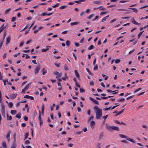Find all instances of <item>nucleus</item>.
Here are the masks:
<instances>
[{"label": "nucleus", "instance_id": "obj_43", "mask_svg": "<svg viewBox=\"0 0 148 148\" xmlns=\"http://www.w3.org/2000/svg\"><path fill=\"white\" fill-rule=\"evenodd\" d=\"M29 135L28 133H26L25 134V138L24 139V140H25L28 137Z\"/></svg>", "mask_w": 148, "mask_h": 148}, {"label": "nucleus", "instance_id": "obj_7", "mask_svg": "<svg viewBox=\"0 0 148 148\" xmlns=\"http://www.w3.org/2000/svg\"><path fill=\"white\" fill-rule=\"evenodd\" d=\"M11 131L10 130H9L7 133V134L6 135V138L7 139L8 141L10 139V136L11 133Z\"/></svg>", "mask_w": 148, "mask_h": 148}, {"label": "nucleus", "instance_id": "obj_52", "mask_svg": "<svg viewBox=\"0 0 148 148\" xmlns=\"http://www.w3.org/2000/svg\"><path fill=\"white\" fill-rule=\"evenodd\" d=\"M2 145L4 147V148L5 147H6V142H3L2 143Z\"/></svg>", "mask_w": 148, "mask_h": 148}, {"label": "nucleus", "instance_id": "obj_25", "mask_svg": "<svg viewBox=\"0 0 148 148\" xmlns=\"http://www.w3.org/2000/svg\"><path fill=\"white\" fill-rule=\"evenodd\" d=\"M119 136L121 138H127V137L125 135L122 134H119Z\"/></svg>", "mask_w": 148, "mask_h": 148}, {"label": "nucleus", "instance_id": "obj_4", "mask_svg": "<svg viewBox=\"0 0 148 148\" xmlns=\"http://www.w3.org/2000/svg\"><path fill=\"white\" fill-rule=\"evenodd\" d=\"M89 99L91 101H92L94 103H95L97 104V105L99 104V103L98 101H97V100H95V99H94L93 98L91 97H90Z\"/></svg>", "mask_w": 148, "mask_h": 148}, {"label": "nucleus", "instance_id": "obj_21", "mask_svg": "<svg viewBox=\"0 0 148 148\" xmlns=\"http://www.w3.org/2000/svg\"><path fill=\"white\" fill-rule=\"evenodd\" d=\"M113 97H114V96L112 95V96H108L107 97H101V99H106L108 98Z\"/></svg>", "mask_w": 148, "mask_h": 148}, {"label": "nucleus", "instance_id": "obj_1", "mask_svg": "<svg viewBox=\"0 0 148 148\" xmlns=\"http://www.w3.org/2000/svg\"><path fill=\"white\" fill-rule=\"evenodd\" d=\"M95 110H96V117L97 119H101L102 115V111L101 109H99L97 106H95L94 107Z\"/></svg>", "mask_w": 148, "mask_h": 148}, {"label": "nucleus", "instance_id": "obj_14", "mask_svg": "<svg viewBox=\"0 0 148 148\" xmlns=\"http://www.w3.org/2000/svg\"><path fill=\"white\" fill-rule=\"evenodd\" d=\"M41 72H42V74L43 75H44L47 73V71L46 70H45V69L44 68L41 71Z\"/></svg>", "mask_w": 148, "mask_h": 148}, {"label": "nucleus", "instance_id": "obj_26", "mask_svg": "<svg viewBox=\"0 0 148 148\" xmlns=\"http://www.w3.org/2000/svg\"><path fill=\"white\" fill-rule=\"evenodd\" d=\"M11 10V9L10 8H9L7 9V10H6L5 11V14H7L10 12V11Z\"/></svg>", "mask_w": 148, "mask_h": 148}, {"label": "nucleus", "instance_id": "obj_3", "mask_svg": "<svg viewBox=\"0 0 148 148\" xmlns=\"http://www.w3.org/2000/svg\"><path fill=\"white\" fill-rule=\"evenodd\" d=\"M40 65L36 66V68L34 70V74H36L38 73V71L40 70Z\"/></svg>", "mask_w": 148, "mask_h": 148}, {"label": "nucleus", "instance_id": "obj_24", "mask_svg": "<svg viewBox=\"0 0 148 148\" xmlns=\"http://www.w3.org/2000/svg\"><path fill=\"white\" fill-rule=\"evenodd\" d=\"M10 113L13 114H15L16 113V111L15 110H11L10 111Z\"/></svg>", "mask_w": 148, "mask_h": 148}, {"label": "nucleus", "instance_id": "obj_32", "mask_svg": "<svg viewBox=\"0 0 148 148\" xmlns=\"http://www.w3.org/2000/svg\"><path fill=\"white\" fill-rule=\"evenodd\" d=\"M8 106L10 108H12L13 106V103L12 102H10L9 103Z\"/></svg>", "mask_w": 148, "mask_h": 148}, {"label": "nucleus", "instance_id": "obj_6", "mask_svg": "<svg viewBox=\"0 0 148 148\" xmlns=\"http://www.w3.org/2000/svg\"><path fill=\"white\" fill-rule=\"evenodd\" d=\"M95 122L93 121H92L90 122V126L92 129H93L95 125Z\"/></svg>", "mask_w": 148, "mask_h": 148}, {"label": "nucleus", "instance_id": "obj_57", "mask_svg": "<svg viewBox=\"0 0 148 148\" xmlns=\"http://www.w3.org/2000/svg\"><path fill=\"white\" fill-rule=\"evenodd\" d=\"M107 18H106V17H104L102 20H101V22H103L106 21V20Z\"/></svg>", "mask_w": 148, "mask_h": 148}, {"label": "nucleus", "instance_id": "obj_42", "mask_svg": "<svg viewBox=\"0 0 148 148\" xmlns=\"http://www.w3.org/2000/svg\"><path fill=\"white\" fill-rule=\"evenodd\" d=\"M118 90H116L115 91H112V90H109V89L107 90H106V91L108 92H114L117 91Z\"/></svg>", "mask_w": 148, "mask_h": 148}, {"label": "nucleus", "instance_id": "obj_28", "mask_svg": "<svg viewBox=\"0 0 148 148\" xmlns=\"http://www.w3.org/2000/svg\"><path fill=\"white\" fill-rule=\"evenodd\" d=\"M94 48V47L93 45H91L88 48V49L89 50H90Z\"/></svg>", "mask_w": 148, "mask_h": 148}, {"label": "nucleus", "instance_id": "obj_18", "mask_svg": "<svg viewBox=\"0 0 148 148\" xmlns=\"http://www.w3.org/2000/svg\"><path fill=\"white\" fill-rule=\"evenodd\" d=\"M127 140L129 141H130L131 142H132L134 143H135V142L134 140L132 139H131L130 138H127Z\"/></svg>", "mask_w": 148, "mask_h": 148}, {"label": "nucleus", "instance_id": "obj_61", "mask_svg": "<svg viewBox=\"0 0 148 148\" xmlns=\"http://www.w3.org/2000/svg\"><path fill=\"white\" fill-rule=\"evenodd\" d=\"M83 131L84 132H86L87 131V129L86 127H84L83 129Z\"/></svg>", "mask_w": 148, "mask_h": 148}, {"label": "nucleus", "instance_id": "obj_30", "mask_svg": "<svg viewBox=\"0 0 148 148\" xmlns=\"http://www.w3.org/2000/svg\"><path fill=\"white\" fill-rule=\"evenodd\" d=\"M94 14H92L90 15L89 16L87 17V18L88 19H90L91 18L94 16Z\"/></svg>", "mask_w": 148, "mask_h": 148}, {"label": "nucleus", "instance_id": "obj_37", "mask_svg": "<svg viewBox=\"0 0 148 148\" xmlns=\"http://www.w3.org/2000/svg\"><path fill=\"white\" fill-rule=\"evenodd\" d=\"M64 70L66 71H67L69 69L66 66V64H65L64 66Z\"/></svg>", "mask_w": 148, "mask_h": 148}, {"label": "nucleus", "instance_id": "obj_8", "mask_svg": "<svg viewBox=\"0 0 148 148\" xmlns=\"http://www.w3.org/2000/svg\"><path fill=\"white\" fill-rule=\"evenodd\" d=\"M132 20H133L132 21V22L133 24L137 25H140V23H138L136 21H135L134 20V17H133L132 18Z\"/></svg>", "mask_w": 148, "mask_h": 148}, {"label": "nucleus", "instance_id": "obj_35", "mask_svg": "<svg viewBox=\"0 0 148 148\" xmlns=\"http://www.w3.org/2000/svg\"><path fill=\"white\" fill-rule=\"evenodd\" d=\"M101 3V2L100 1H94L93 2V3L94 4H100Z\"/></svg>", "mask_w": 148, "mask_h": 148}, {"label": "nucleus", "instance_id": "obj_48", "mask_svg": "<svg viewBox=\"0 0 148 148\" xmlns=\"http://www.w3.org/2000/svg\"><path fill=\"white\" fill-rule=\"evenodd\" d=\"M107 12H108L107 11L102 12H101V13H100V15H101L104 14H106Z\"/></svg>", "mask_w": 148, "mask_h": 148}, {"label": "nucleus", "instance_id": "obj_33", "mask_svg": "<svg viewBox=\"0 0 148 148\" xmlns=\"http://www.w3.org/2000/svg\"><path fill=\"white\" fill-rule=\"evenodd\" d=\"M49 49V48H46V49H41V51L43 52H45L48 50Z\"/></svg>", "mask_w": 148, "mask_h": 148}, {"label": "nucleus", "instance_id": "obj_49", "mask_svg": "<svg viewBox=\"0 0 148 148\" xmlns=\"http://www.w3.org/2000/svg\"><path fill=\"white\" fill-rule=\"evenodd\" d=\"M1 109H5V105H4V103H2V104H1Z\"/></svg>", "mask_w": 148, "mask_h": 148}, {"label": "nucleus", "instance_id": "obj_31", "mask_svg": "<svg viewBox=\"0 0 148 148\" xmlns=\"http://www.w3.org/2000/svg\"><path fill=\"white\" fill-rule=\"evenodd\" d=\"M143 32H144V31H142L140 32V33L138 35V39H139L140 36H141V34H142L143 33Z\"/></svg>", "mask_w": 148, "mask_h": 148}, {"label": "nucleus", "instance_id": "obj_55", "mask_svg": "<svg viewBox=\"0 0 148 148\" xmlns=\"http://www.w3.org/2000/svg\"><path fill=\"white\" fill-rule=\"evenodd\" d=\"M47 13L46 12H45L41 14V16H44L45 15H47Z\"/></svg>", "mask_w": 148, "mask_h": 148}, {"label": "nucleus", "instance_id": "obj_39", "mask_svg": "<svg viewBox=\"0 0 148 148\" xmlns=\"http://www.w3.org/2000/svg\"><path fill=\"white\" fill-rule=\"evenodd\" d=\"M6 32L5 31H4L3 34V40H4L5 39V37L6 35Z\"/></svg>", "mask_w": 148, "mask_h": 148}, {"label": "nucleus", "instance_id": "obj_9", "mask_svg": "<svg viewBox=\"0 0 148 148\" xmlns=\"http://www.w3.org/2000/svg\"><path fill=\"white\" fill-rule=\"evenodd\" d=\"M17 94H12L10 95V99H14L16 96H17Z\"/></svg>", "mask_w": 148, "mask_h": 148}, {"label": "nucleus", "instance_id": "obj_15", "mask_svg": "<svg viewBox=\"0 0 148 148\" xmlns=\"http://www.w3.org/2000/svg\"><path fill=\"white\" fill-rule=\"evenodd\" d=\"M79 23V22H72L70 23V25L71 26H73L75 25H77Z\"/></svg>", "mask_w": 148, "mask_h": 148}, {"label": "nucleus", "instance_id": "obj_5", "mask_svg": "<svg viewBox=\"0 0 148 148\" xmlns=\"http://www.w3.org/2000/svg\"><path fill=\"white\" fill-rule=\"evenodd\" d=\"M53 74L55 75H57L56 78H58L59 77H60L61 76L62 74L60 73L59 72L56 71L54 72L53 73Z\"/></svg>", "mask_w": 148, "mask_h": 148}, {"label": "nucleus", "instance_id": "obj_20", "mask_svg": "<svg viewBox=\"0 0 148 148\" xmlns=\"http://www.w3.org/2000/svg\"><path fill=\"white\" fill-rule=\"evenodd\" d=\"M10 148H16V144L15 142H14L13 144L11 146Z\"/></svg>", "mask_w": 148, "mask_h": 148}, {"label": "nucleus", "instance_id": "obj_17", "mask_svg": "<svg viewBox=\"0 0 148 148\" xmlns=\"http://www.w3.org/2000/svg\"><path fill=\"white\" fill-rule=\"evenodd\" d=\"M30 85V83H29V84H27L25 86V88L24 89L25 90H26L29 88Z\"/></svg>", "mask_w": 148, "mask_h": 148}, {"label": "nucleus", "instance_id": "obj_45", "mask_svg": "<svg viewBox=\"0 0 148 148\" xmlns=\"http://www.w3.org/2000/svg\"><path fill=\"white\" fill-rule=\"evenodd\" d=\"M59 3H57L55 5L52 6V7H53V8H55L58 7L59 5Z\"/></svg>", "mask_w": 148, "mask_h": 148}, {"label": "nucleus", "instance_id": "obj_10", "mask_svg": "<svg viewBox=\"0 0 148 148\" xmlns=\"http://www.w3.org/2000/svg\"><path fill=\"white\" fill-rule=\"evenodd\" d=\"M74 72L75 73V75L78 79H79L80 78L79 75L77 71L76 70H75L74 71Z\"/></svg>", "mask_w": 148, "mask_h": 148}, {"label": "nucleus", "instance_id": "obj_64", "mask_svg": "<svg viewBox=\"0 0 148 148\" xmlns=\"http://www.w3.org/2000/svg\"><path fill=\"white\" fill-rule=\"evenodd\" d=\"M26 126V124L25 123H23L21 124V126L23 127H25Z\"/></svg>", "mask_w": 148, "mask_h": 148}, {"label": "nucleus", "instance_id": "obj_22", "mask_svg": "<svg viewBox=\"0 0 148 148\" xmlns=\"http://www.w3.org/2000/svg\"><path fill=\"white\" fill-rule=\"evenodd\" d=\"M7 120H11L12 119V117L11 116H9L8 114H7Z\"/></svg>", "mask_w": 148, "mask_h": 148}, {"label": "nucleus", "instance_id": "obj_60", "mask_svg": "<svg viewBox=\"0 0 148 148\" xmlns=\"http://www.w3.org/2000/svg\"><path fill=\"white\" fill-rule=\"evenodd\" d=\"M111 108H112V107H111V106H110V107H109V108H104V110L105 111H107V110H110V109H111Z\"/></svg>", "mask_w": 148, "mask_h": 148}, {"label": "nucleus", "instance_id": "obj_50", "mask_svg": "<svg viewBox=\"0 0 148 148\" xmlns=\"http://www.w3.org/2000/svg\"><path fill=\"white\" fill-rule=\"evenodd\" d=\"M16 17H13L12 18V19L11 21V22H14L15 21L16 19Z\"/></svg>", "mask_w": 148, "mask_h": 148}, {"label": "nucleus", "instance_id": "obj_38", "mask_svg": "<svg viewBox=\"0 0 148 148\" xmlns=\"http://www.w3.org/2000/svg\"><path fill=\"white\" fill-rule=\"evenodd\" d=\"M86 70L89 74L91 75H92V73L90 72V70L86 68Z\"/></svg>", "mask_w": 148, "mask_h": 148}, {"label": "nucleus", "instance_id": "obj_19", "mask_svg": "<svg viewBox=\"0 0 148 148\" xmlns=\"http://www.w3.org/2000/svg\"><path fill=\"white\" fill-rule=\"evenodd\" d=\"M39 116H38V120L39 121H41L42 120V118H41V113L40 112V111L39 110Z\"/></svg>", "mask_w": 148, "mask_h": 148}, {"label": "nucleus", "instance_id": "obj_44", "mask_svg": "<svg viewBox=\"0 0 148 148\" xmlns=\"http://www.w3.org/2000/svg\"><path fill=\"white\" fill-rule=\"evenodd\" d=\"M85 91V90L84 89L82 88H80V93H83Z\"/></svg>", "mask_w": 148, "mask_h": 148}, {"label": "nucleus", "instance_id": "obj_47", "mask_svg": "<svg viewBox=\"0 0 148 148\" xmlns=\"http://www.w3.org/2000/svg\"><path fill=\"white\" fill-rule=\"evenodd\" d=\"M121 61V60L119 59L116 60L115 61V63L116 64H118Z\"/></svg>", "mask_w": 148, "mask_h": 148}, {"label": "nucleus", "instance_id": "obj_12", "mask_svg": "<svg viewBox=\"0 0 148 148\" xmlns=\"http://www.w3.org/2000/svg\"><path fill=\"white\" fill-rule=\"evenodd\" d=\"M74 81L75 82V85L78 87L80 88V86L79 85L77 82V80L76 78L75 77H74L73 79Z\"/></svg>", "mask_w": 148, "mask_h": 148}, {"label": "nucleus", "instance_id": "obj_29", "mask_svg": "<svg viewBox=\"0 0 148 148\" xmlns=\"http://www.w3.org/2000/svg\"><path fill=\"white\" fill-rule=\"evenodd\" d=\"M66 7H67V6H66V5H62V6H61V7H60L59 8V9H61V10L65 8Z\"/></svg>", "mask_w": 148, "mask_h": 148}, {"label": "nucleus", "instance_id": "obj_54", "mask_svg": "<svg viewBox=\"0 0 148 148\" xmlns=\"http://www.w3.org/2000/svg\"><path fill=\"white\" fill-rule=\"evenodd\" d=\"M32 62L35 65H36L37 64V63L36 62V60H32Z\"/></svg>", "mask_w": 148, "mask_h": 148}, {"label": "nucleus", "instance_id": "obj_56", "mask_svg": "<svg viewBox=\"0 0 148 148\" xmlns=\"http://www.w3.org/2000/svg\"><path fill=\"white\" fill-rule=\"evenodd\" d=\"M30 141L29 140H26L25 142V144H28L30 143Z\"/></svg>", "mask_w": 148, "mask_h": 148}, {"label": "nucleus", "instance_id": "obj_63", "mask_svg": "<svg viewBox=\"0 0 148 148\" xmlns=\"http://www.w3.org/2000/svg\"><path fill=\"white\" fill-rule=\"evenodd\" d=\"M121 142H123V143H128V142L127 141V140H122Z\"/></svg>", "mask_w": 148, "mask_h": 148}, {"label": "nucleus", "instance_id": "obj_53", "mask_svg": "<svg viewBox=\"0 0 148 148\" xmlns=\"http://www.w3.org/2000/svg\"><path fill=\"white\" fill-rule=\"evenodd\" d=\"M134 95H133L130 96L128 97H127L126 98V99L127 100H129L130 99L134 97Z\"/></svg>", "mask_w": 148, "mask_h": 148}, {"label": "nucleus", "instance_id": "obj_62", "mask_svg": "<svg viewBox=\"0 0 148 148\" xmlns=\"http://www.w3.org/2000/svg\"><path fill=\"white\" fill-rule=\"evenodd\" d=\"M98 69V66L96 65L93 68V69L95 70H97Z\"/></svg>", "mask_w": 148, "mask_h": 148}, {"label": "nucleus", "instance_id": "obj_34", "mask_svg": "<svg viewBox=\"0 0 148 148\" xmlns=\"http://www.w3.org/2000/svg\"><path fill=\"white\" fill-rule=\"evenodd\" d=\"M125 100L124 98H121L118 100V102H121L124 101Z\"/></svg>", "mask_w": 148, "mask_h": 148}, {"label": "nucleus", "instance_id": "obj_16", "mask_svg": "<svg viewBox=\"0 0 148 148\" xmlns=\"http://www.w3.org/2000/svg\"><path fill=\"white\" fill-rule=\"evenodd\" d=\"M44 105H42V108H41V113L42 115H44Z\"/></svg>", "mask_w": 148, "mask_h": 148}, {"label": "nucleus", "instance_id": "obj_58", "mask_svg": "<svg viewBox=\"0 0 148 148\" xmlns=\"http://www.w3.org/2000/svg\"><path fill=\"white\" fill-rule=\"evenodd\" d=\"M93 118V115L91 116L88 119V121H90L91 119H92Z\"/></svg>", "mask_w": 148, "mask_h": 148}, {"label": "nucleus", "instance_id": "obj_40", "mask_svg": "<svg viewBox=\"0 0 148 148\" xmlns=\"http://www.w3.org/2000/svg\"><path fill=\"white\" fill-rule=\"evenodd\" d=\"M103 134V133H102L101 134L99 138V140H100L104 136Z\"/></svg>", "mask_w": 148, "mask_h": 148}, {"label": "nucleus", "instance_id": "obj_2", "mask_svg": "<svg viewBox=\"0 0 148 148\" xmlns=\"http://www.w3.org/2000/svg\"><path fill=\"white\" fill-rule=\"evenodd\" d=\"M107 129L110 131H112V130H116L117 131H119V128L117 127H116L114 126H110L108 125L106 126Z\"/></svg>", "mask_w": 148, "mask_h": 148}, {"label": "nucleus", "instance_id": "obj_46", "mask_svg": "<svg viewBox=\"0 0 148 148\" xmlns=\"http://www.w3.org/2000/svg\"><path fill=\"white\" fill-rule=\"evenodd\" d=\"M28 27V25H27L22 30H21L20 32H21L23 30H24L26 29H27Z\"/></svg>", "mask_w": 148, "mask_h": 148}, {"label": "nucleus", "instance_id": "obj_27", "mask_svg": "<svg viewBox=\"0 0 148 148\" xmlns=\"http://www.w3.org/2000/svg\"><path fill=\"white\" fill-rule=\"evenodd\" d=\"M21 114H18L16 115L15 117L18 119H20L21 117Z\"/></svg>", "mask_w": 148, "mask_h": 148}, {"label": "nucleus", "instance_id": "obj_59", "mask_svg": "<svg viewBox=\"0 0 148 148\" xmlns=\"http://www.w3.org/2000/svg\"><path fill=\"white\" fill-rule=\"evenodd\" d=\"M3 42V41H1L0 42V49H1Z\"/></svg>", "mask_w": 148, "mask_h": 148}, {"label": "nucleus", "instance_id": "obj_36", "mask_svg": "<svg viewBox=\"0 0 148 148\" xmlns=\"http://www.w3.org/2000/svg\"><path fill=\"white\" fill-rule=\"evenodd\" d=\"M141 89H142V88H139L137 89H136V90H135L134 91V93H136V92H138V91L141 90Z\"/></svg>", "mask_w": 148, "mask_h": 148}, {"label": "nucleus", "instance_id": "obj_13", "mask_svg": "<svg viewBox=\"0 0 148 148\" xmlns=\"http://www.w3.org/2000/svg\"><path fill=\"white\" fill-rule=\"evenodd\" d=\"M10 39H11V38H10V36H9L6 39V45H8L10 43Z\"/></svg>", "mask_w": 148, "mask_h": 148}, {"label": "nucleus", "instance_id": "obj_11", "mask_svg": "<svg viewBox=\"0 0 148 148\" xmlns=\"http://www.w3.org/2000/svg\"><path fill=\"white\" fill-rule=\"evenodd\" d=\"M1 112L3 117L5 118V109H1Z\"/></svg>", "mask_w": 148, "mask_h": 148}, {"label": "nucleus", "instance_id": "obj_23", "mask_svg": "<svg viewBox=\"0 0 148 148\" xmlns=\"http://www.w3.org/2000/svg\"><path fill=\"white\" fill-rule=\"evenodd\" d=\"M129 9H130L133 10V11L136 13H137L138 12V10L137 9L134 8H129Z\"/></svg>", "mask_w": 148, "mask_h": 148}, {"label": "nucleus", "instance_id": "obj_51", "mask_svg": "<svg viewBox=\"0 0 148 148\" xmlns=\"http://www.w3.org/2000/svg\"><path fill=\"white\" fill-rule=\"evenodd\" d=\"M84 40V37H83L80 40L79 43H83Z\"/></svg>", "mask_w": 148, "mask_h": 148}, {"label": "nucleus", "instance_id": "obj_41", "mask_svg": "<svg viewBox=\"0 0 148 148\" xmlns=\"http://www.w3.org/2000/svg\"><path fill=\"white\" fill-rule=\"evenodd\" d=\"M70 41L69 40H67L66 42V44L68 46H69L70 45Z\"/></svg>", "mask_w": 148, "mask_h": 148}]
</instances>
